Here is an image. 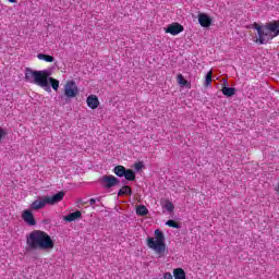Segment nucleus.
Instances as JSON below:
<instances>
[{
  "label": "nucleus",
  "instance_id": "18",
  "mask_svg": "<svg viewBox=\"0 0 279 279\" xmlns=\"http://www.w3.org/2000/svg\"><path fill=\"white\" fill-rule=\"evenodd\" d=\"M162 208H165V210H167V213H173V210H175V206L169 199L163 201Z\"/></svg>",
  "mask_w": 279,
  "mask_h": 279
},
{
  "label": "nucleus",
  "instance_id": "3",
  "mask_svg": "<svg viewBox=\"0 0 279 279\" xmlns=\"http://www.w3.org/2000/svg\"><path fill=\"white\" fill-rule=\"evenodd\" d=\"M253 29H256L257 36L254 43L257 45H267L269 40L279 36V21H272L260 26L258 23L252 24Z\"/></svg>",
  "mask_w": 279,
  "mask_h": 279
},
{
  "label": "nucleus",
  "instance_id": "5",
  "mask_svg": "<svg viewBox=\"0 0 279 279\" xmlns=\"http://www.w3.org/2000/svg\"><path fill=\"white\" fill-rule=\"evenodd\" d=\"M147 245L149 250H154L158 258H162L167 252V244L165 243V233L160 229L155 230V239L148 238Z\"/></svg>",
  "mask_w": 279,
  "mask_h": 279
},
{
  "label": "nucleus",
  "instance_id": "2",
  "mask_svg": "<svg viewBox=\"0 0 279 279\" xmlns=\"http://www.w3.org/2000/svg\"><path fill=\"white\" fill-rule=\"evenodd\" d=\"M26 245L29 252V250H53L56 243L47 232L34 230L26 235Z\"/></svg>",
  "mask_w": 279,
  "mask_h": 279
},
{
  "label": "nucleus",
  "instance_id": "11",
  "mask_svg": "<svg viewBox=\"0 0 279 279\" xmlns=\"http://www.w3.org/2000/svg\"><path fill=\"white\" fill-rule=\"evenodd\" d=\"M87 106L92 110H97V108H99V98L95 95H89L87 97Z\"/></svg>",
  "mask_w": 279,
  "mask_h": 279
},
{
  "label": "nucleus",
  "instance_id": "13",
  "mask_svg": "<svg viewBox=\"0 0 279 279\" xmlns=\"http://www.w3.org/2000/svg\"><path fill=\"white\" fill-rule=\"evenodd\" d=\"M221 92H222V95H225V97H233V95H235L236 93V88L223 86Z\"/></svg>",
  "mask_w": 279,
  "mask_h": 279
},
{
  "label": "nucleus",
  "instance_id": "7",
  "mask_svg": "<svg viewBox=\"0 0 279 279\" xmlns=\"http://www.w3.org/2000/svg\"><path fill=\"white\" fill-rule=\"evenodd\" d=\"M104 189H112L119 184V179L112 174L101 177Z\"/></svg>",
  "mask_w": 279,
  "mask_h": 279
},
{
  "label": "nucleus",
  "instance_id": "26",
  "mask_svg": "<svg viewBox=\"0 0 279 279\" xmlns=\"http://www.w3.org/2000/svg\"><path fill=\"white\" fill-rule=\"evenodd\" d=\"M163 279H173V275H171V272H166Z\"/></svg>",
  "mask_w": 279,
  "mask_h": 279
},
{
  "label": "nucleus",
  "instance_id": "19",
  "mask_svg": "<svg viewBox=\"0 0 279 279\" xmlns=\"http://www.w3.org/2000/svg\"><path fill=\"white\" fill-rule=\"evenodd\" d=\"M38 60H44V62H54L56 58L50 54H45V53H38L37 54Z\"/></svg>",
  "mask_w": 279,
  "mask_h": 279
},
{
  "label": "nucleus",
  "instance_id": "1",
  "mask_svg": "<svg viewBox=\"0 0 279 279\" xmlns=\"http://www.w3.org/2000/svg\"><path fill=\"white\" fill-rule=\"evenodd\" d=\"M51 73L47 70H32L31 68L25 69V80L29 82V84H36V86H40V88H48L50 90V86L58 90L60 88V81L53 77H49Z\"/></svg>",
  "mask_w": 279,
  "mask_h": 279
},
{
  "label": "nucleus",
  "instance_id": "6",
  "mask_svg": "<svg viewBox=\"0 0 279 279\" xmlns=\"http://www.w3.org/2000/svg\"><path fill=\"white\" fill-rule=\"evenodd\" d=\"M64 95L68 99H74V97L80 95V88L75 81H68L64 85Z\"/></svg>",
  "mask_w": 279,
  "mask_h": 279
},
{
  "label": "nucleus",
  "instance_id": "25",
  "mask_svg": "<svg viewBox=\"0 0 279 279\" xmlns=\"http://www.w3.org/2000/svg\"><path fill=\"white\" fill-rule=\"evenodd\" d=\"M135 169L136 171H141V169H143V162L135 163Z\"/></svg>",
  "mask_w": 279,
  "mask_h": 279
},
{
  "label": "nucleus",
  "instance_id": "10",
  "mask_svg": "<svg viewBox=\"0 0 279 279\" xmlns=\"http://www.w3.org/2000/svg\"><path fill=\"white\" fill-rule=\"evenodd\" d=\"M198 23L201 27H210L213 25V19L205 13H199Z\"/></svg>",
  "mask_w": 279,
  "mask_h": 279
},
{
  "label": "nucleus",
  "instance_id": "12",
  "mask_svg": "<svg viewBox=\"0 0 279 279\" xmlns=\"http://www.w3.org/2000/svg\"><path fill=\"white\" fill-rule=\"evenodd\" d=\"M77 219H82V211L80 210L70 213L69 215L63 217V221H68L69 223H71L72 221H77Z\"/></svg>",
  "mask_w": 279,
  "mask_h": 279
},
{
  "label": "nucleus",
  "instance_id": "17",
  "mask_svg": "<svg viewBox=\"0 0 279 279\" xmlns=\"http://www.w3.org/2000/svg\"><path fill=\"white\" fill-rule=\"evenodd\" d=\"M123 195H132V187L129 185L122 186V189L118 192V197H123Z\"/></svg>",
  "mask_w": 279,
  "mask_h": 279
},
{
  "label": "nucleus",
  "instance_id": "9",
  "mask_svg": "<svg viewBox=\"0 0 279 279\" xmlns=\"http://www.w3.org/2000/svg\"><path fill=\"white\" fill-rule=\"evenodd\" d=\"M22 219L26 222V226H36V218H34V213L32 210L26 209L22 213Z\"/></svg>",
  "mask_w": 279,
  "mask_h": 279
},
{
  "label": "nucleus",
  "instance_id": "24",
  "mask_svg": "<svg viewBox=\"0 0 279 279\" xmlns=\"http://www.w3.org/2000/svg\"><path fill=\"white\" fill-rule=\"evenodd\" d=\"M5 136H8V130L0 128V141H3Z\"/></svg>",
  "mask_w": 279,
  "mask_h": 279
},
{
  "label": "nucleus",
  "instance_id": "8",
  "mask_svg": "<svg viewBox=\"0 0 279 279\" xmlns=\"http://www.w3.org/2000/svg\"><path fill=\"white\" fill-rule=\"evenodd\" d=\"M182 32H184V26L178 22L172 23L165 28V33L171 34V36H178V34H182Z\"/></svg>",
  "mask_w": 279,
  "mask_h": 279
},
{
  "label": "nucleus",
  "instance_id": "14",
  "mask_svg": "<svg viewBox=\"0 0 279 279\" xmlns=\"http://www.w3.org/2000/svg\"><path fill=\"white\" fill-rule=\"evenodd\" d=\"M126 169L123 166H116L113 168V173L117 178H124Z\"/></svg>",
  "mask_w": 279,
  "mask_h": 279
},
{
  "label": "nucleus",
  "instance_id": "21",
  "mask_svg": "<svg viewBox=\"0 0 279 279\" xmlns=\"http://www.w3.org/2000/svg\"><path fill=\"white\" fill-rule=\"evenodd\" d=\"M205 86L208 87L213 84V71H209L205 76Z\"/></svg>",
  "mask_w": 279,
  "mask_h": 279
},
{
  "label": "nucleus",
  "instance_id": "22",
  "mask_svg": "<svg viewBox=\"0 0 279 279\" xmlns=\"http://www.w3.org/2000/svg\"><path fill=\"white\" fill-rule=\"evenodd\" d=\"M177 82L181 86H186V84H189V81H186L182 74H178Z\"/></svg>",
  "mask_w": 279,
  "mask_h": 279
},
{
  "label": "nucleus",
  "instance_id": "15",
  "mask_svg": "<svg viewBox=\"0 0 279 279\" xmlns=\"http://www.w3.org/2000/svg\"><path fill=\"white\" fill-rule=\"evenodd\" d=\"M124 178L129 182H134V180H136V173L132 169H126L124 172Z\"/></svg>",
  "mask_w": 279,
  "mask_h": 279
},
{
  "label": "nucleus",
  "instance_id": "28",
  "mask_svg": "<svg viewBox=\"0 0 279 279\" xmlns=\"http://www.w3.org/2000/svg\"><path fill=\"white\" fill-rule=\"evenodd\" d=\"M9 3H16V0H9Z\"/></svg>",
  "mask_w": 279,
  "mask_h": 279
},
{
  "label": "nucleus",
  "instance_id": "27",
  "mask_svg": "<svg viewBox=\"0 0 279 279\" xmlns=\"http://www.w3.org/2000/svg\"><path fill=\"white\" fill-rule=\"evenodd\" d=\"M97 202V199H95V198H90L89 199V204H90V206H94V204Z\"/></svg>",
  "mask_w": 279,
  "mask_h": 279
},
{
  "label": "nucleus",
  "instance_id": "23",
  "mask_svg": "<svg viewBox=\"0 0 279 279\" xmlns=\"http://www.w3.org/2000/svg\"><path fill=\"white\" fill-rule=\"evenodd\" d=\"M166 226H169V228H180V225L178 222H175V220H168L166 222Z\"/></svg>",
  "mask_w": 279,
  "mask_h": 279
},
{
  "label": "nucleus",
  "instance_id": "4",
  "mask_svg": "<svg viewBox=\"0 0 279 279\" xmlns=\"http://www.w3.org/2000/svg\"><path fill=\"white\" fill-rule=\"evenodd\" d=\"M64 191H60L59 193L52 196H39L31 204L32 210H43L45 206H56V204H60L62 199H64Z\"/></svg>",
  "mask_w": 279,
  "mask_h": 279
},
{
  "label": "nucleus",
  "instance_id": "20",
  "mask_svg": "<svg viewBox=\"0 0 279 279\" xmlns=\"http://www.w3.org/2000/svg\"><path fill=\"white\" fill-rule=\"evenodd\" d=\"M148 213L149 210L145 205H140L136 208V215H140V217H145Z\"/></svg>",
  "mask_w": 279,
  "mask_h": 279
},
{
  "label": "nucleus",
  "instance_id": "16",
  "mask_svg": "<svg viewBox=\"0 0 279 279\" xmlns=\"http://www.w3.org/2000/svg\"><path fill=\"white\" fill-rule=\"evenodd\" d=\"M173 277L174 279H186V272L182 268H175L173 270Z\"/></svg>",
  "mask_w": 279,
  "mask_h": 279
}]
</instances>
